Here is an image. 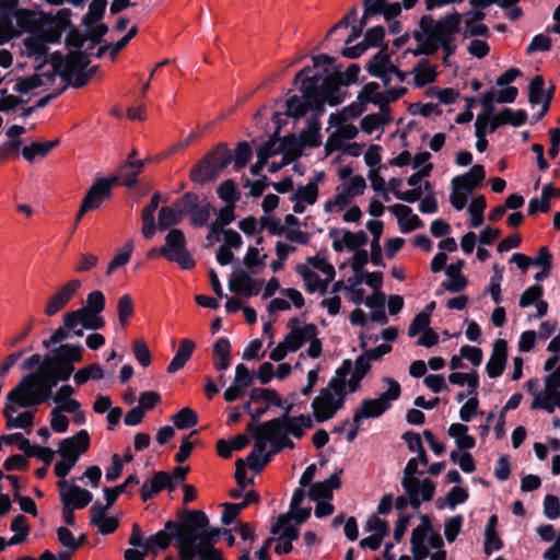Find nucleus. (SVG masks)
<instances>
[{
  "mask_svg": "<svg viewBox=\"0 0 560 560\" xmlns=\"http://www.w3.org/2000/svg\"><path fill=\"white\" fill-rule=\"evenodd\" d=\"M390 350L392 347L389 345L383 343L375 348L369 349L357 357L354 362H352V370L349 374L350 377L348 380V392L357 393L360 390L362 380L371 371V362L380 360L383 355L390 352Z\"/></svg>",
  "mask_w": 560,
  "mask_h": 560,
  "instance_id": "obj_9",
  "label": "nucleus"
},
{
  "mask_svg": "<svg viewBox=\"0 0 560 560\" xmlns=\"http://www.w3.org/2000/svg\"><path fill=\"white\" fill-rule=\"evenodd\" d=\"M448 381L451 384L459 386L467 384V394H476L479 386V375L476 371L470 373L453 372L448 375Z\"/></svg>",
  "mask_w": 560,
  "mask_h": 560,
  "instance_id": "obj_41",
  "label": "nucleus"
},
{
  "mask_svg": "<svg viewBox=\"0 0 560 560\" xmlns=\"http://www.w3.org/2000/svg\"><path fill=\"white\" fill-rule=\"evenodd\" d=\"M296 271L304 280L305 290L308 293L316 292L322 284L320 277L305 265H299Z\"/></svg>",
  "mask_w": 560,
  "mask_h": 560,
  "instance_id": "obj_50",
  "label": "nucleus"
},
{
  "mask_svg": "<svg viewBox=\"0 0 560 560\" xmlns=\"http://www.w3.org/2000/svg\"><path fill=\"white\" fill-rule=\"evenodd\" d=\"M52 352V357L57 358V361L68 362L73 365L74 362L82 360L83 348L80 345L65 343L54 349Z\"/></svg>",
  "mask_w": 560,
  "mask_h": 560,
  "instance_id": "obj_37",
  "label": "nucleus"
},
{
  "mask_svg": "<svg viewBox=\"0 0 560 560\" xmlns=\"http://www.w3.org/2000/svg\"><path fill=\"white\" fill-rule=\"evenodd\" d=\"M318 198V186L316 182H308L306 185H300L290 196V200L300 199L307 205H314Z\"/></svg>",
  "mask_w": 560,
  "mask_h": 560,
  "instance_id": "obj_44",
  "label": "nucleus"
},
{
  "mask_svg": "<svg viewBox=\"0 0 560 560\" xmlns=\"http://www.w3.org/2000/svg\"><path fill=\"white\" fill-rule=\"evenodd\" d=\"M308 108H313L306 100L302 101L299 96L294 95L287 101V113L294 118H301L306 115Z\"/></svg>",
  "mask_w": 560,
  "mask_h": 560,
  "instance_id": "obj_55",
  "label": "nucleus"
},
{
  "mask_svg": "<svg viewBox=\"0 0 560 560\" xmlns=\"http://www.w3.org/2000/svg\"><path fill=\"white\" fill-rule=\"evenodd\" d=\"M117 313L120 325L126 326L135 313L133 301L130 295L124 294L119 298L117 302Z\"/></svg>",
  "mask_w": 560,
  "mask_h": 560,
  "instance_id": "obj_52",
  "label": "nucleus"
},
{
  "mask_svg": "<svg viewBox=\"0 0 560 560\" xmlns=\"http://www.w3.org/2000/svg\"><path fill=\"white\" fill-rule=\"evenodd\" d=\"M176 485L172 483V477L165 471H158L153 477L143 482L140 489V497L143 502L152 499L164 489L174 490Z\"/></svg>",
  "mask_w": 560,
  "mask_h": 560,
  "instance_id": "obj_19",
  "label": "nucleus"
},
{
  "mask_svg": "<svg viewBox=\"0 0 560 560\" xmlns=\"http://www.w3.org/2000/svg\"><path fill=\"white\" fill-rule=\"evenodd\" d=\"M544 295V288L540 284H534L528 287L522 294L518 301V305L522 308L528 307L536 304L541 300Z\"/></svg>",
  "mask_w": 560,
  "mask_h": 560,
  "instance_id": "obj_53",
  "label": "nucleus"
},
{
  "mask_svg": "<svg viewBox=\"0 0 560 560\" xmlns=\"http://www.w3.org/2000/svg\"><path fill=\"white\" fill-rule=\"evenodd\" d=\"M58 143V140L42 143L33 142L32 144L23 148L22 155L26 161L33 162L37 156H46L55 147H57Z\"/></svg>",
  "mask_w": 560,
  "mask_h": 560,
  "instance_id": "obj_39",
  "label": "nucleus"
},
{
  "mask_svg": "<svg viewBox=\"0 0 560 560\" xmlns=\"http://www.w3.org/2000/svg\"><path fill=\"white\" fill-rule=\"evenodd\" d=\"M382 94H383V92L380 91L378 83L369 82L362 88L361 92L358 95V100L361 105L372 103V104L381 107Z\"/></svg>",
  "mask_w": 560,
  "mask_h": 560,
  "instance_id": "obj_43",
  "label": "nucleus"
},
{
  "mask_svg": "<svg viewBox=\"0 0 560 560\" xmlns=\"http://www.w3.org/2000/svg\"><path fill=\"white\" fill-rule=\"evenodd\" d=\"M280 418H284L285 435H292L295 439L303 438L305 430L313 427V421L310 416L300 415L290 417L283 415Z\"/></svg>",
  "mask_w": 560,
  "mask_h": 560,
  "instance_id": "obj_30",
  "label": "nucleus"
},
{
  "mask_svg": "<svg viewBox=\"0 0 560 560\" xmlns=\"http://www.w3.org/2000/svg\"><path fill=\"white\" fill-rule=\"evenodd\" d=\"M280 532L282 533L279 540L287 539L293 541L299 538V529L291 524L290 516L287 514H281L278 517L277 523L271 527V534L276 535Z\"/></svg>",
  "mask_w": 560,
  "mask_h": 560,
  "instance_id": "obj_38",
  "label": "nucleus"
},
{
  "mask_svg": "<svg viewBox=\"0 0 560 560\" xmlns=\"http://www.w3.org/2000/svg\"><path fill=\"white\" fill-rule=\"evenodd\" d=\"M10 528L15 533V535L10 538L9 545H19L26 540L30 533V526L24 515H16L12 520Z\"/></svg>",
  "mask_w": 560,
  "mask_h": 560,
  "instance_id": "obj_42",
  "label": "nucleus"
},
{
  "mask_svg": "<svg viewBox=\"0 0 560 560\" xmlns=\"http://www.w3.org/2000/svg\"><path fill=\"white\" fill-rule=\"evenodd\" d=\"M252 154V149L246 141L237 143L234 156L235 171H240L245 167L247 162L250 160Z\"/></svg>",
  "mask_w": 560,
  "mask_h": 560,
  "instance_id": "obj_59",
  "label": "nucleus"
},
{
  "mask_svg": "<svg viewBox=\"0 0 560 560\" xmlns=\"http://www.w3.org/2000/svg\"><path fill=\"white\" fill-rule=\"evenodd\" d=\"M467 395L469 398L459 410V418L465 422H469L472 419V417L477 413L479 406L478 392H476V394Z\"/></svg>",
  "mask_w": 560,
  "mask_h": 560,
  "instance_id": "obj_62",
  "label": "nucleus"
},
{
  "mask_svg": "<svg viewBox=\"0 0 560 560\" xmlns=\"http://www.w3.org/2000/svg\"><path fill=\"white\" fill-rule=\"evenodd\" d=\"M183 218L176 207H162L158 215V229L165 231L172 226H176L182 222Z\"/></svg>",
  "mask_w": 560,
  "mask_h": 560,
  "instance_id": "obj_40",
  "label": "nucleus"
},
{
  "mask_svg": "<svg viewBox=\"0 0 560 560\" xmlns=\"http://www.w3.org/2000/svg\"><path fill=\"white\" fill-rule=\"evenodd\" d=\"M57 360L55 357H46L39 366L45 376L56 381V385L60 381H68L74 372V365Z\"/></svg>",
  "mask_w": 560,
  "mask_h": 560,
  "instance_id": "obj_23",
  "label": "nucleus"
},
{
  "mask_svg": "<svg viewBox=\"0 0 560 560\" xmlns=\"http://www.w3.org/2000/svg\"><path fill=\"white\" fill-rule=\"evenodd\" d=\"M365 530L384 539L389 533V526L385 520L373 515L368 520Z\"/></svg>",
  "mask_w": 560,
  "mask_h": 560,
  "instance_id": "obj_57",
  "label": "nucleus"
},
{
  "mask_svg": "<svg viewBox=\"0 0 560 560\" xmlns=\"http://www.w3.org/2000/svg\"><path fill=\"white\" fill-rule=\"evenodd\" d=\"M352 370V361L345 359L341 365L335 371L326 387L312 401L314 419L317 422H325L335 417L338 410L345 406L348 394V376Z\"/></svg>",
  "mask_w": 560,
  "mask_h": 560,
  "instance_id": "obj_3",
  "label": "nucleus"
},
{
  "mask_svg": "<svg viewBox=\"0 0 560 560\" xmlns=\"http://www.w3.org/2000/svg\"><path fill=\"white\" fill-rule=\"evenodd\" d=\"M160 254L168 261L176 262L182 269L189 270L196 261L187 249L185 234L179 229H171L165 236V243L160 248Z\"/></svg>",
  "mask_w": 560,
  "mask_h": 560,
  "instance_id": "obj_8",
  "label": "nucleus"
},
{
  "mask_svg": "<svg viewBox=\"0 0 560 560\" xmlns=\"http://www.w3.org/2000/svg\"><path fill=\"white\" fill-rule=\"evenodd\" d=\"M173 538H176V530L175 529H166L164 526V529L159 530L154 535H151L149 538L144 541V548L145 550L153 551L154 548L158 549H166L172 544Z\"/></svg>",
  "mask_w": 560,
  "mask_h": 560,
  "instance_id": "obj_36",
  "label": "nucleus"
},
{
  "mask_svg": "<svg viewBox=\"0 0 560 560\" xmlns=\"http://www.w3.org/2000/svg\"><path fill=\"white\" fill-rule=\"evenodd\" d=\"M544 78L541 75H536L532 79L528 86V101L530 104H539L542 101L544 96Z\"/></svg>",
  "mask_w": 560,
  "mask_h": 560,
  "instance_id": "obj_58",
  "label": "nucleus"
},
{
  "mask_svg": "<svg viewBox=\"0 0 560 560\" xmlns=\"http://www.w3.org/2000/svg\"><path fill=\"white\" fill-rule=\"evenodd\" d=\"M430 316L425 312H421L415 316L408 327V336L415 337L420 332L425 331L430 327Z\"/></svg>",
  "mask_w": 560,
  "mask_h": 560,
  "instance_id": "obj_61",
  "label": "nucleus"
},
{
  "mask_svg": "<svg viewBox=\"0 0 560 560\" xmlns=\"http://www.w3.org/2000/svg\"><path fill=\"white\" fill-rule=\"evenodd\" d=\"M83 307L97 315H101L105 308V296L103 292L95 290L89 293L86 296V304Z\"/></svg>",
  "mask_w": 560,
  "mask_h": 560,
  "instance_id": "obj_64",
  "label": "nucleus"
},
{
  "mask_svg": "<svg viewBox=\"0 0 560 560\" xmlns=\"http://www.w3.org/2000/svg\"><path fill=\"white\" fill-rule=\"evenodd\" d=\"M247 431L253 435L255 444L252 452L248 454L246 460L248 463L249 468L254 470L256 474H258L262 469H258L257 465L260 464L261 457L264 456V454L267 453V442L269 441L262 433V431L258 430V425L256 423L250 422L247 425Z\"/></svg>",
  "mask_w": 560,
  "mask_h": 560,
  "instance_id": "obj_21",
  "label": "nucleus"
},
{
  "mask_svg": "<svg viewBox=\"0 0 560 560\" xmlns=\"http://www.w3.org/2000/svg\"><path fill=\"white\" fill-rule=\"evenodd\" d=\"M412 73L415 74V86L422 88L427 84H430L435 81L436 78V67L429 63L428 60H422L418 62Z\"/></svg>",
  "mask_w": 560,
  "mask_h": 560,
  "instance_id": "obj_34",
  "label": "nucleus"
},
{
  "mask_svg": "<svg viewBox=\"0 0 560 560\" xmlns=\"http://www.w3.org/2000/svg\"><path fill=\"white\" fill-rule=\"evenodd\" d=\"M508 342L504 339H497L492 347V352L486 365V372L489 377H499L506 364Z\"/></svg>",
  "mask_w": 560,
  "mask_h": 560,
  "instance_id": "obj_20",
  "label": "nucleus"
},
{
  "mask_svg": "<svg viewBox=\"0 0 560 560\" xmlns=\"http://www.w3.org/2000/svg\"><path fill=\"white\" fill-rule=\"evenodd\" d=\"M486 171L480 164L472 165L471 168L464 175L455 176L452 179V189H463L466 192H471L485 179Z\"/></svg>",
  "mask_w": 560,
  "mask_h": 560,
  "instance_id": "obj_24",
  "label": "nucleus"
},
{
  "mask_svg": "<svg viewBox=\"0 0 560 560\" xmlns=\"http://www.w3.org/2000/svg\"><path fill=\"white\" fill-rule=\"evenodd\" d=\"M132 352L135 358L142 366H148L151 363V353L147 342L143 339H136L132 342Z\"/></svg>",
  "mask_w": 560,
  "mask_h": 560,
  "instance_id": "obj_60",
  "label": "nucleus"
},
{
  "mask_svg": "<svg viewBox=\"0 0 560 560\" xmlns=\"http://www.w3.org/2000/svg\"><path fill=\"white\" fill-rule=\"evenodd\" d=\"M462 14L454 11L435 20L431 15H423L413 32V38L418 43L416 55L431 56L440 48L444 51L443 62L447 66V59L456 52V35L459 32Z\"/></svg>",
  "mask_w": 560,
  "mask_h": 560,
  "instance_id": "obj_2",
  "label": "nucleus"
},
{
  "mask_svg": "<svg viewBox=\"0 0 560 560\" xmlns=\"http://www.w3.org/2000/svg\"><path fill=\"white\" fill-rule=\"evenodd\" d=\"M116 183L117 177H102L96 179L82 200L84 208H89L90 210L98 209L104 200L110 198L112 187Z\"/></svg>",
  "mask_w": 560,
  "mask_h": 560,
  "instance_id": "obj_16",
  "label": "nucleus"
},
{
  "mask_svg": "<svg viewBox=\"0 0 560 560\" xmlns=\"http://www.w3.org/2000/svg\"><path fill=\"white\" fill-rule=\"evenodd\" d=\"M393 63L385 49L377 51L366 63V71L370 75L378 78L387 86L390 83L389 70Z\"/></svg>",
  "mask_w": 560,
  "mask_h": 560,
  "instance_id": "obj_22",
  "label": "nucleus"
},
{
  "mask_svg": "<svg viewBox=\"0 0 560 560\" xmlns=\"http://www.w3.org/2000/svg\"><path fill=\"white\" fill-rule=\"evenodd\" d=\"M19 0H0V31L7 38L19 33L24 11L18 9Z\"/></svg>",
  "mask_w": 560,
  "mask_h": 560,
  "instance_id": "obj_13",
  "label": "nucleus"
},
{
  "mask_svg": "<svg viewBox=\"0 0 560 560\" xmlns=\"http://www.w3.org/2000/svg\"><path fill=\"white\" fill-rule=\"evenodd\" d=\"M90 447V434L86 430H80L71 438L62 439L59 442L57 453L61 458L78 463L81 454L85 453Z\"/></svg>",
  "mask_w": 560,
  "mask_h": 560,
  "instance_id": "obj_15",
  "label": "nucleus"
},
{
  "mask_svg": "<svg viewBox=\"0 0 560 560\" xmlns=\"http://www.w3.org/2000/svg\"><path fill=\"white\" fill-rule=\"evenodd\" d=\"M232 161V151L225 143H219L191 167L189 178L200 186L214 182Z\"/></svg>",
  "mask_w": 560,
  "mask_h": 560,
  "instance_id": "obj_6",
  "label": "nucleus"
},
{
  "mask_svg": "<svg viewBox=\"0 0 560 560\" xmlns=\"http://www.w3.org/2000/svg\"><path fill=\"white\" fill-rule=\"evenodd\" d=\"M81 285L82 283L79 279H72L63 283L47 299L44 314L51 317L65 310L70 301L75 296Z\"/></svg>",
  "mask_w": 560,
  "mask_h": 560,
  "instance_id": "obj_11",
  "label": "nucleus"
},
{
  "mask_svg": "<svg viewBox=\"0 0 560 560\" xmlns=\"http://www.w3.org/2000/svg\"><path fill=\"white\" fill-rule=\"evenodd\" d=\"M388 209L398 219L399 229L402 233H410L423 225L420 218L412 214V210L408 206L396 203Z\"/></svg>",
  "mask_w": 560,
  "mask_h": 560,
  "instance_id": "obj_26",
  "label": "nucleus"
},
{
  "mask_svg": "<svg viewBox=\"0 0 560 560\" xmlns=\"http://www.w3.org/2000/svg\"><path fill=\"white\" fill-rule=\"evenodd\" d=\"M217 192L220 199H222L229 205H234L240 198L236 185L232 179H226L223 183H221L218 187Z\"/></svg>",
  "mask_w": 560,
  "mask_h": 560,
  "instance_id": "obj_54",
  "label": "nucleus"
},
{
  "mask_svg": "<svg viewBox=\"0 0 560 560\" xmlns=\"http://www.w3.org/2000/svg\"><path fill=\"white\" fill-rule=\"evenodd\" d=\"M86 42H89L86 32L81 33L77 28L70 30L66 38V44L70 48L69 51H84Z\"/></svg>",
  "mask_w": 560,
  "mask_h": 560,
  "instance_id": "obj_56",
  "label": "nucleus"
},
{
  "mask_svg": "<svg viewBox=\"0 0 560 560\" xmlns=\"http://www.w3.org/2000/svg\"><path fill=\"white\" fill-rule=\"evenodd\" d=\"M199 206V197L194 192H186L175 202V207L180 213L182 218L185 214H191Z\"/></svg>",
  "mask_w": 560,
  "mask_h": 560,
  "instance_id": "obj_51",
  "label": "nucleus"
},
{
  "mask_svg": "<svg viewBox=\"0 0 560 560\" xmlns=\"http://www.w3.org/2000/svg\"><path fill=\"white\" fill-rule=\"evenodd\" d=\"M56 70L51 68L50 71L35 73L31 77L19 79L13 90L21 94H27L40 86H48L56 78Z\"/></svg>",
  "mask_w": 560,
  "mask_h": 560,
  "instance_id": "obj_25",
  "label": "nucleus"
},
{
  "mask_svg": "<svg viewBox=\"0 0 560 560\" xmlns=\"http://www.w3.org/2000/svg\"><path fill=\"white\" fill-rule=\"evenodd\" d=\"M258 430L262 431L269 442L278 441L285 436L284 418H275L262 423H257Z\"/></svg>",
  "mask_w": 560,
  "mask_h": 560,
  "instance_id": "obj_35",
  "label": "nucleus"
},
{
  "mask_svg": "<svg viewBox=\"0 0 560 560\" xmlns=\"http://www.w3.org/2000/svg\"><path fill=\"white\" fill-rule=\"evenodd\" d=\"M195 347L196 345L191 339H182L174 358L167 366V372L173 374L183 369L190 359Z\"/></svg>",
  "mask_w": 560,
  "mask_h": 560,
  "instance_id": "obj_29",
  "label": "nucleus"
},
{
  "mask_svg": "<svg viewBox=\"0 0 560 560\" xmlns=\"http://www.w3.org/2000/svg\"><path fill=\"white\" fill-rule=\"evenodd\" d=\"M261 287L262 280L254 279L247 271L242 269L234 271L229 281L230 291L246 298L258 295Z\"/></svg>",
  "mask_w": 560,
  "mask_h": 560,
  "instance_id": "obj_18",
  "label": "nucleus"
},
{
  "mask_svg": "<svg viewBox=\"0 0 560 560\" xmlns=\"http://www.w3.org/2000/svg\"><path fill=\"white\" fill-rule=\"evenodd\" d=\"M62 322L66 328L82 327L89 330H98L105 326V318L102 315L84 307L66 313Z\"/></svg>",
  "mask_w": 560,
  "mask_h": 560,
  "instance_id": "obj_14",
  "label": "nucleus"
},
{
  "mask_svg": "<svg viewBox=\"0 0 560 560\" xmlns=\"http://www.w3.org/2000/svg\"><path fill=\"white\" fill-rule=\"evenodd\" d=\"M143 161H126L118 170L117 180H121V185L130 188L137 184L138 175L142 172Z\"/></svg>",
  "mask_w": 560,
  "mask_h": 560,
  "instance_id": "obj_32",
  "label": "nucleus"
},
{
  "mask_svg": "<svg viewBox=\"0 0 560 560\" xmlns=\"http://www.w3.org/2000/svg\"><path fill=\"white\" fill-rule=\"evenodd\" d=\"M401 487L408 495L410 506L413 510H419L423 502L431 501L435 492V483L429 478L401 481Z\"/></svg>",
  "mask_w": 560,
  "mask_h": 560,
  "instance_id": "obj_12",
  "label": "nucleus"
},
{
  "mask_svg": "<svg viewBox=\"0 0 560 560\" xmlns=\"http://www.w3.org/2000/svg\"><path fill=\"white\" fill-rule=\"evenodd\" d=\"M133 252V243L132 241H128L124 244L121 250L114 256V258L109 261L106 270V275H112L119 267L125 266Z\"/></svg>",
  "mask_w": 560,
  "mask_h": 560,
  "instance_id": "obj_48",
  "label": "nucleus"
},
{
  "mask_svg": "<svg viewBox=\"0 0 560 560\" xmlns=\"http://www.w3.org/2000/svg\"><path fill=\"white\" fill-rule=\"evenodd\" d=\"M383 381L387 384V390L381 393L377 398L363 399L353 413L357 421L381 417L390 409L393 401L400 397L401 387L396 380L384 377Z\"/></svg>",
  "mask_w": 560,
  "mask_h": 560,
  "instance_id": "obj_7",
  "label": "nucleus"
},
{
  "mask_svg": "<svg viewBox=\"0 0 560 560\" xmlns=\"http://www.w3.org/2000/svg\"><path fill=\"white\" fill-rule=\"evenodd\" d=\"M49 63L56 74L74 89L84 86L91 80V73H85L90 65V54L86 51H69L66 56L55 52L50 56Z\"/></svg>",
  "mask_w": 560,
  "mask_h": 560,
  "instance_id": "obj_5",
  "label": "nucleus"
},
{
  "mask_svg": "<svg viewBox=\"0 0 560 560\" xmlns=\"http://www.w3.org/2000/svg\"><path fill=\"white\" fill-rule=\"evenodd\" d=\"M468 495V491L465 488L455 486L447 492L445 497V504L453 510L458 504L466 502Z\"/></svg>",
  "mask_w": 560,
  "mask_h": 560,
  "instance_id": "obj_63",
  "label": "nucleus"
},
{
  "mask_svg": "<svg viewBox=\"0 0 560 560\" xmlns=\"http://www.w3.org/2000/svg\"><path fill=\"white\" fill-rule=\"evenodd\" d=\"M18 406L14 402L7 401L3 408V416L5 418V427L7 429L18 428V429H30L34 422V415L31 411H24L14 416L18 411Z\"/></svg>",
  "mask_w": 560,
  "mask_h": 560,
  "instance_id": "obj_27",
  "label": "nucleus"
},
{
  "mask_svg": "<svg viewBox=\"0 0 560 560\" xmlns=\"http://www.w3.org/2000/svg\"><path fill=\"white\" fill-rule=\"evenodd\" d=\"M60 492V500L63 505L73 509L85 508L93 499L92 493L74 483L68 485L67 480L57 482Z\"/></svg>",
  "mask_w": 560,
  "mask_h": 560,
  "instance_id": "obj_17",
  "label": "nucleus"
},
{
  "mask_svg": "<svg viewBox=\"0 0 560 560\" xmlns=\"http://www.w3.org/2000/svg\"><path fill=\"white\" fill-rule=\"evenodd\" d=\"M56 381L48 378L38 366L36 372L30 373L7 394V401L18 407L30 408L46 401L51 396Z\"/></svg>",
  "mask_w": 560,
  "mask_h": 560,
  "instance_id": "obj_4",
  "label": "nucleus"
},
{
  "mask_svg": "<svg viewBox=\"0 0 560 560\" xmlns=\"http://www.w3.org/2000/svg\"><path fill=\"white\" fill-rule=\"evenodd\" d=\"M341 486V481L339 478V472H335L329 476L325 481L315 482L311 485L308 489V497L313 501H318L320 499H331L332 491L335 489H339Z\"/></svg>",
  "mask_w": 560,
  "mask_h": 560,
  "instance_id": "obj_28",
  "label": "nucleus"
},
{
  "mask_svg": "<svg viewBox=\"0 0 560 560\" xmlns=\"http://www.w3.org/2000/svg\"><path fill=\"white\" fill-rule=\"evenodd\" d=\"M310 71L311 69L308 67L300 70L296 73L294 81H301L303 98L313 106V109H320L323 107V100L318 89L322 85L323 89L328 91L332 83V79L330 77L323 78L320 73L307 75Z\"/></svg>",
  "mask_w": 560,
  "mask_h": 560,
  "instance_id": "obj_10",
  "label": "nucleus"
},
{
  "mask_svg": "<svg viewBox=\"0 0 560 560\" xmlns=\"http://www.w3.org/2000/svg\"><path fill=\"white\" fill-rule=\"evenodd\" d=\"M487 201L486 198L480 195L472 199L468 207V211L470 213V226L472 229H477L483 222V211L486 209Z\"/></svg>",
  "mask_w": 560,
  "mask_h": 560,
  "instance_id": "obj_47",
  "label": "nucleus"
},
{
  "mask_svg": "<svg viewBox=\"0 0 560 560\" xmlns=\"http://www.w3.org/2000/svg\"><path fill=\"white\" fill-rule=\"evenodd\" d=\"M106 0H93L90 3L89 11L82 18V23L88 27L96 24L100 20H102L106 10Z\"/></svg>",
  "mask_w": 560,
  "mask_h": 560,
  "instance_id": "obj_46",
  "label": "nucleus"
},
{
  "mask_svg": "<svg viewBox=\"0 0 560 560\" xmlns=\"http://www.w3.org/2000/svg\"><path fill=\"white\" fill-rule=\"evenodd\" d=\"M555 407L560 408V390L555 389L536 393L530 404V409H542L549 413L555 411Z\"/></svg>",
  "mask_w": 560,
  "mask_h": 560,
  "instance_id": "obj_31",
  "label": "nucleus"
},
{
  "mask_svg": "<svg viewBox=\"0 0 560 560\" xmlns=\"http://www.w3.org/2000/svg\"><path fill=\"white\" fill-rule=\"evenodd\" d=\"M103 376L104 371L102 366L97 363H93L77 371L74 374V382L78 385H82L89 380H101Z\"/></svg>",
  "mask_w": 560,
  "mask_h": 560,
  "instance_id": "obj_49",
  "label": "nucleus"
},
{
  "mask_svg": "<svg viewBox=\"0 0 560 560\" xmlns=\"http://www.w3.org/2000/svg\"><path fill=\"white\" fill-rule=\"evenodd\" d=\"M172 421L179 430L189 429L197 424L198 416L191 408L184 407L172 416Z\"/></svg>",
  "mask_w": 560,
  "mask_h": 560,
  "instance_id": "obj_45",
  "label": "nucleus"
},
{
  "mask_svg": "<svg viewBox=\"0 0 560 560\" xmlns=\"http://www.w3.org/2000/svg\"><path fill=\"white\" fill-rule=\"evenodd\" d=\"M166 529L176 530L180 560H192L196 556L213 547L220 537L219 528H208L209 518L202 511H184L179 522L167 521Z\"/></svg>",
  "mask_w": 560,
  "mask_h": 560,
  "instance_id": "obj_1",
  "label": "nucleus"
},
{
  "mask_svg": "<svg viewBox=\"0 0 560 560\" xmlns=\"http://www.w3.org/2000/svg\"><path fill=\"white\" fill-rule=\"evenodd\" d=\"M368 242V235L364 231H358V232H351V231H345L342 241H339L337 238L332 242V248L336 252H341L343 247L346 246L348 249L353 250L360 246L365 245Z\"/></svg>",
  "mask_w": 560,
  "mask_h": 560,
  "instance_id": "obj_33",
  "label": "nucleus"
}]
</instances>
